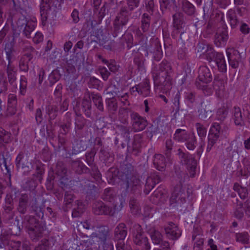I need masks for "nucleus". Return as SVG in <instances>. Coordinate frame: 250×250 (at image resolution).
I'll use <instances>...</instances> for the list:
<instances>
[{
    "mask_svg": "<svg viewBox=\"0 0 250 250\" xmlns=\"http://www.w3.org/2000/svg\"><path fill=\"white\" fill-rule=\"evenodd\" d=\"M171 67L167 61H163L159 69L152 74L156 90L167 94L172 88Z\"/></svg>",
    "mask_w": 250,
    "mask_h": 250,
    "instance_id": "obj_1",
    "label": "nucleus"
},
{
    "mask_svg": "<svg viewBox=\"0 0 250 250\" xmlns=\"http://www.w3.org/2000/svg\"><path fill=\"white\" fill-rule=\"evenodd\" d=\"M176 175L179 183L175 186L169 200L170 206L172 207H175L176 204L181 205L185 203L186 197H189L191 193V190L189 188H188L186 192V188L182 184L188 178L187 174L184 172L177 171Z\"/></svg>",
    "mask_w": 250,
    "mask_h": 250,
    "instance_id": "obj_2",
    "label": "nucleus"
},
{
    "mask_svg": "<svg viewBox=\"0 0 250 250\" xmlns=\"http://www.w3.org/2000/svg\"><path fill=\"white\" fill-rule=\"evenodd\" d=\"M199 81L195 82V84L198 89L202 90L205 94L210 95L212 89L208 83L212 80V76L209 68L206 66H201L198 69Z\"/></svg>",
    "mask_w": 250,
    "mask_h": 250,
    "instance_id": "obj_3",
    "label": "nucleus"
},
{
    "mask_svg": "<svg viewBox=\"0 0 250 250\" xmlns=\"http://www.w3.org/2000/svg\"><path fill=\"white\" fill-rule=\"evenodd\" d=\"M130 229L132 232L134 243L140 247L139 250H150V245L147 237L144 235L141 226L135 223Z\"/></svg>",
    "mask_w": 250,
    "mask_h": 250,
    "instance_id": "obj_4",
    "label": "nucleus"
},
{
    "mask_svg": "<svg viewBox=\"0 0 250 250\" xmlns=\"http://www.w3.org/2000/svg\"><path fill=\"white\" fill-rule=\"evenodd\" d=\"M109 238V230L107 227L102 226L97 227V229L89 235V238L86 240H83L85 245L92 242L93 243L96 242L102 244H106V241Z\"/></svg>",
    "mask_w": 250,
    "mask_h": 250,
    "instance_id": "obj_5",
    "label": "nucleus"
},
{
    "mask_svg": "<svg viewBox=\"0 0 250 250\" xmlns=\"http://www.w3.org/2000/svg\"><path fill=\"white\" fill-rule=\"evenodd\" d=\"M145 47L146 50V53L145 54L146 56H148L149 53L152 55L153 60L158 62L163 57V52L160 41L157 38H152L149 41V44L146 43Z\"/></svg>",
    "mask_w": 250,
    "mask_h": 250,
    "instance_id": "obj_6",
    "label": "nucleus"
},
{
    "mask_svg": "<svg viewBox=\"0 0 250 250\" xmlns=\"http://www.w3.org/2000/svg\"><path fill=\"white\" fill-rule=\"evenodd\" d=\"M176 153L181 159V161L187 165V168L191 177H194L196 175L197 162L192 155L184 153L181 148H178Z\"/></svg>",
    "mask_w": 250,
    "mask_h": 250,
    "instance_id": "obj_7",
    "label": "nucleus"
},
{
    "mask_svg": "<svg viewBox=\"0 0 250 250\" xmlns=\"http://www.w3.org/2000/svg\"><path fill=\"white\" fill-rule=\"evenodd\" d=\"M17 28L22 30V34L24 36L29 39L31 37V34L33 33L36 26V23L31 20H28L27 19L23 16H21L18 20L17 23Z\"/></svg>",
    "mask_w": 250,
    "mask_h": 250,
    "instance_id": "obj_8",
    "label": "nucleus"
},
{
    "mask_svg": "<svg viewBox=\"0 0 250 250\" xmlns=\"http://www.w3.org/2000/svg\"><path fill=\"white\" fill-rule=\"evenodd\" d=\"M24 54L21 57L19 62V67L21 71L27 72L29 69V62L33 58L35 49L31 46H25L23 48Z\"/></svg>",
    "mask_w": 250,
    "mask_h": 250,
    "instance_id": "obj_9",
    "label": "nucleus"
},
{
    "mask_svg": "<svg viewBox=\"0 0 250 250\" xmlns=\"http://www.w3.org/2000/svg\"><path fill=\"white\" fill-rule=\"evenodd\" d=\"M16 165L18 168H21L23 174L27 175L33 169V165L31 160L27 155L21 152L16 159Z\"/></svg>",
    "mask_w": 250,
    "mask_h": 250,
    "instance_id": "obj_10",
    "label": "nucleus"
},
{
    "mask_svg": "<svg viewBox=\"0 0 250 250\" xmlns=\"http://www.w3.org/2000/svg\"><path fill=\"white\" fill-rule=\"evenodd\" d=\"M130 117L132 127L135 132H139L145 129L147 125L146 118L134 111L130 112Z\"/></svg>",
    "mask_w": 250,
    "mask_h": 250,
    "instance_id": "obj_11",
    "label": "nucleus"
},
{
    "mask_svg": "<svg viewBox=\"0 0 250 250\" xmlns=\"http://www.w3.org/2000/svg\"><path fill=\"white\" fill-rule=\"evenodd\" d=\"M220 132V125L217 123H213L211 126L208 135V142L206 149L207 152H209L212 147L216 144L219 138Z\"/></svg>",
    "mask_w": 250,
    "mask_h": 250,
    "instance_id": "obj_12",
    "label": "nucleus"
},
{
    "mask_svg": "<svg viewBox=\"0 0 250 250\" xmlns=\"http://www.w3.org/2000/svg\"><path fill=\"white\" fill-rule=\"evenodd\" d=\"M92 211L95 215H105L113 216L115 209L106 205L102 201H95L92 205Z\"/></svg>",
    "mask_w": 250,
    "mask_h": 250,
    "instance_id": "obj_13",
    "label": "nucleus"
},
{
    "mask_svg": "<svg viewBox=\"0 0 250 250\" xmlns=\"http://www.w3.org/2000/svg\"><path fill=\"white\" fill-rule=\"evenodd\" d=\"M226 53L229 65L233 68H237L242 58L241 54L233 48H228Z\"/></svg>",
    "mask_w": 250,
    "mask_h": 250,
    "instance_id": "obj_14",
    "label": "nucleus"
},
{
    "mask_svg": "<svg viewBox=\"0 0 250 250\" xmlns=\"http://www.w3.org/2000/svg\"><path fill=\"white\" fill-rule=\"evenodd\" d=\"M160 181L161 178L157 172L151 173L146 179L144 189V193L146 195L148 194L154 187L155 185Z\"/></svg>",
    "mask_w": 250,
    "mask_h": 250,
    "instance_id": "obj_15",
    "label": "nucleus"
},
{
    "mask_svg": "<svg viewBox=\"0 0 250 250\" xmlns=\"http://www.w3.org/2000/svg\"><path fill=\"white\" fill-rule=\"evenodd\" d=\"M165 232L167 237L172 240H177L181 235V231L173 223L165 228Z\"/></svg>",
    "mask_w": 250,
    "mask_h": 250,
    "instance_id": "obj_16",
    "label": "nucleus"
},
{
    "mask_svg": "<svg viewBox=\"0 0 250 250\" xmlns=\"http://www.w3.org/2000/svg\"><path fill=\"white\" fill-rule=\"evenodd\" d=\"M3 211V214L9 215V219H13L15 216L14 211V205L12 196L7 194L5 198L4 204L2 207Z\"/></svg>",
    "mask_w": 250,
    "mask_h": 250,
    "instance_id": "obj_17",
    "label": "nucleus"
},
{
    "mask_svg": "<svg viewBox=\"0 0 250 250\" xmlns=\"http://www.w3.org/2000/svg\"><path fill=\"white\" fill-rule=\"evenodd\" d=\"M131 14L132 12L128 10L127 7H123L120 9L114 22L125 26L129 21V16H131Z\"/></svg>",
    "mask_w": 250,
    "mask_h": 250,
    "instance_id": "obj_18",
    "label": "nucleus"
},
{
    "mask_svg": "<svg viewBox=\"0 0 250 250\" xmlns=\"http://www.w3.org/2000/svg\"><path fill=\"white\" fill-rule=\"evenodd\" d=\"M45 201L40 203L37 198L33 199L31 204V211L34 212L39 218L43 219L44 216L43 208L45 207Z\"/></svg>",
    "mask_w": 250,
    "mask_h": 250,
    "instance_id": "obj_19",
    "label": "nucleus"
},
{
    "mask_svg": "<svg viewBox=\"0 0 250 250\" xmlns=\"http://www.w3.org/2000/svg\"><path fill=\"white\" fill-rule=\"evenodd\" d=\"M127 233V228L125 224L120 223L114 229V239L118 242L124 241Z\"/></svg>",
    "mask_w": 250,
    "mask_h": 250,
    "instance_id": "obj_20",
    "label": "nucleus"
},
{
    "mask_svg": "<svg viewBox=\"0 0 250 250\" xmlns=\"http://www.w3.org/2000/svg\"><path fill=\"white\" fill-rule=\"evenodd\" d=\"M17 97L14 94H10L8 96L7 114L8 115H13L17 112Z\"/></svg>",
    "mask_w": 250,
    "mask_h": 250,
    "instance_id": "obj_21",
    "label": "nucleus"
},
{
    "mask_svg": "<svg viewBox=\"0 0 250 250\" xmlns=\"http://www.w3.org/2000/svg\"><path fill=\"white\" fill-rule=\"evenodd\" d=\"M51 0H42L40 6V13L42 18V22L43 26L46 24L47 19V11L50 8Z\"/></svg>",
    "mask_w": 250,
    "mask_h": 250,
    "instance_id": "obj_22",
    "label": "nucleus"
},
{
    "mask_svg": "<svg viewBox=\"0 0 250 250\" xmlns=\"http://www.w3.org/2000/svg\"><path fill=\"white\" fill-rule=\"evenodd\" d=\"M1 237L3 245L7 247L8 250H21V241L9 239L8 236Z\"/></svg>",
    "mask_w": 250,
    "mask_h": 250,
    "instance_id": "obj_23",
    "label": "nucleus"
},
{
    "mask_svg": "<svg viewBox=\"0 0 250 250\" xmlns=\"http://www.w3.org/2000/svg\"><path fill=\"white\" fill-rule=\"evenodd\" d=\"M28 201L29 197L27 194H22L20 197L17 209L20 214H24L26 213Z\"/></svg>",
    "mask_w": 250,
    "mask_h": 250,
    "instance_id": "obj_24",
    "label": "nucleus"
},
{
    "mask_svg": "<svg viewBox=\"0 0 250 250\" xmlns=\"http://www.w3.org/2000/svg\"><path fill=\"white\" fill-rule=\"evenodd\" d=\"M126 180L125 187L127 189L130 188L131 191L133 193H139L140 192V181L138 178L135 176H132Z\"/></svg>",
    "mask_w": 250,
    "mask_h": 250,
    "instance_id": "obj_25",
    "label": "nucleus"
},
{
    "mask_svg": "<svg viewBox=\"0 0 250 250\" xmlns=\"http://www.w3.org/2000/svg\"><path fill=\"white\" fill-rule=\"evenodd\" d=\"M6 73L8 83L13 85L17 80V70L15 66L11 63H8L6 66Z\"/></svg>",
    "mask_w": 250,
    "mask_h": 250,
    "instance_id": "obj_26",
    "label": "nucleus"
},
{
    "mask_svg": "<svg viewBox=\"0 0 250 250\" xmlns=\"http://www.w3.org/2000/svg\"><path fill=\"white\" fill-rule=\"evenodd\" d=\"M22 226L28 231L40 224L36 218L30 215H25L22 220Z\"/></svg>",
    "mask_w": 250,
    "mask_h": 250,
    "instance_id": "obj_27",
    "label": "nucleus"
},
{
    "mask_svg": "<svg viewBox=\"0 0 250 250\" xmlns=\"http://www.w3.org/2000/svg\"><path fill=\"white\" fill-rule=\"evenodd\" d=\"M98 57L103 63L107 65L109 70H110V72L116 73L119 71L120 66L119 64H117L115 60L110 59L109 60H107L105 59H104L101 55H98Z\"/></svg>",
    "mask_w": 250,
    "mask_h": 250,
    "instance_id": "obj_28",
    "label": "nucleus"
},
{
    "mask_svg": "<svg viewBox=\"0 0 250 250\" xmlns=\"http://www.w3.org/2000/svg\"><path fill=\"white\" fill-rule=\"evenodd\" d=\"M173 24L174 27H179L185 28L186 23L184 14L181 12H177L172 16Z\"/></svg>",
    "mask_w": 250,
    "mask_h": 250,
    "instance_id": "obj_29",
    "label": "nucleus"
},
{
    "mask_svg": "<svg viewBox=\"0 0 250 250\" xmlns=\"http://www.w3.org/2000/svg\"><path fill=\"white\" fill-rule=\"evenodd\" d=\"M228 39L227 31L225 30L221 32L218 31L214 37V43L217 46L224 45Z\"/></svg>",
    "mask_w": 250,
    "mask_h": 250,
    "instance_id": "obj_30",
    "label": "nucleus"
},
{
    "mask_svg": "<svg viewBox=\"0 0 250 250\" xmlns=\"http://www.w3.org/2000/svg\"><path fill=\"white\" fill-rule=\"evenodd\" d=\"M211 110L208 107V106L202 103L200 108L198 109V117L202 120L206 121L211 117Z\"/></svg>",
    "mask_w": 250,
    "mask_h": 250,
    "instance_id": "obj_31",
    "label": "nucleus"
},
{
    "mask_svg": "<svg viewBox=\"0 0 250 250\" xmlns=\"http://www.w3.org/2000/svg\"><path fill=\"white\" fill-rule=\"evenodd\" d=\"M232 113L233 119L235 125L240 126L244 125L245 121L240 108L234 107Z\"/></svg>",
    "mask_w": 250,
    "mask_h": 250,
    "instance_id": "obj_32",
    "label": "nucleus"
},
{
    "mask_svg": "<svg viewBox=\"0 0 250 250\" xmlns=\"http://www.w3.org/2000/svg\"><path fill=\"white\" fill-rule=\"evenodd\" d=\"M147 231L150 235L152 242L154 244L160 245L161 246L163 242L165 241L163 240L161 233L154 228H152L147 229Z\"/></svg>",
    "mask_w": 250,
    "mask_h": 250,
    "instance_id": "obj_33",
    "label": "nucleus"
},
{
    "mask_svg": "<svg viewBox=\"0 0 250 250\" xmlns=\"http://www.w3.org/2000/svg\"><path fill=\"white\" fill-rule=\"evenodd\" d=\"M82 108L85 115L89 117L91 115V96L89 92L85 94L84 97L82 102Z\"/></svg>",
    "mask_w": 250,
    "mask_h": 250,
    "instance_id": "obj_34",
    "label": "nucleus"
},
{
    "mask_svg": "<svg viewBox=\"0 0 250 250\" xmlns=\"http://www.w3.org/2000/svg\"><path fill=\"white\" fill-rule=\"evenodd\" d=\"M153 164L155 167L159 171H164L166 166L164 156L162 154H156L154 156Z\"/></svg>",
    "mask_w": 250,
    "mask_h": 250,
    "instance_id": "obj_35",
    "label": "nucleus"
},
{
    "mask_svg": "<svg viewBox=\"0 0 250 250\" xmlns=\"http://www.w3.org/2000/svg\"><path fill=\"white\" fill-rule=\"evenodd\" d=\"M43 228L40 224L28 231L31 239L34 241H37L42 236Z\"/></svg>",
    "mask_w": 250,
    "mask_h": 250,
    "instance_id": "obj_36",
    "label": "nucleus"
},
{
    "mask_svg": "<svg viewBox=\"0 0 250 250\" xmlns=\"http://www.w3.org/2000/svg\"><path fill=\"white\" fill-rule=\"evenodd\" d=\"M183 11L189 16L193 15L195 12L194 6L188 0H180Z\"/></svg>",
    "mask_w": 250,
    "mask_h": 250,
    "instance_id": "obj_37",
    "label": "nucleus"
},
{
    "mask_svg": "<svg viewBox=\"0 0 250 250\" xmlns=\"http://www.w3.org/2000/svg\"><path fill=\"white\" fill-rule=\"evenodd\" d=\"M139 94L144 97L150 96V86L149 82L146 80L143 82L138 84Z\"/></svg>",
    "mask_w": 250,
    "mask_h": 250,
    "instance_id": "obj_38",
    "label": "nucleus"
},
{
    "mask_svg": "<svg viewBox=\"0 0 250 250\" xmlns=\"http://www.w3.org/2000/svg\"><path fill=\"white\" fill-rule=\"evenodd\" d=\"M12 141L11 133L0 127V146L4 144H9Z\"/></svg>",
    "mask_w": 250,
    "mask_h": 250,
    "instance_id": "obj_39",
    "label": "nucleus"
},
{
    "mask_svg": "<svg viewBox=\"0 0 250 250\" xmlns=\"http://www.w3.org/2000/svg\"><path fill=\"white\" fill-rule=\"evenodd\" d=\"M190 134H188L184 129H177L174 134L173 138L178 142H185Z\"/></svg>",
    "mask_w": 250,
    "mask_h": 250,
    "instance_id": "obj_40",
    "label": "nucleus"
},
{
    "mask_svg": "<svg viewBox=\"0 0 250 250\" xmlns=\"http://www.w3.org/2000/svg\"><path fill=\"white\" fill-rule=\"evenodd\" d=\"M227 16L229 21L231 28H235L239 23V21L237 18L235 11L232 9H229L227 12Z\"/></svg>",
    "mask_w": 250,
    "mask_h": 250,
    "instance_id": "obj_41",
    "label": "nucleus"
},
{
    "mask_svg": "<svg viewBox=\"0 0 250 250\" xmlns=\"http://www.w3.org/2000/svg\"><path fill=\"white\" fill-rule=\"evenodd\" d=\"M93 228L88 220H85L84 221H81L79 224V235L80 233L83 234V232H88V234H84V236L88 237V234H90L88 232V230L92 229Z\"/></svg>",
    "mask_w": 250,
    "mask_h": 250,
    "instance_id": "obj_42",
    "label": "nucleus"
},
{
    "mask_svg": "<svg viewBox=\"0 0 250 250\" xmlns=\"http://www.w3.org/2000/svg\"><path fill=\"white\" fill-rule=\"evenodd\" d=\"M185 102L189 107H192L196 102V93L193 92H186L184 95Z\"/></svg>",
    "mask_w": 250,
    "mask_h": 250,
    "instance_id": "obj_43",
    "label": "nucleus"
},
{
    "mask_svg": "<svg viewBox=\"0 0 250 250\" xmlns=\"http://www.w3.org/2000/svg\"><path fill=\"white\" fill-rule=\"evenodd\" d=\"M217 66L218 70L222 73H225L227 71V65L224 56L222 53L219 55L214 61Z\"/></svg>",
    "mask_w": 250,
    "mask_h": 250,
    "instance_id": "obj_44",
    "label": "nucleus"
},
{
    "mask_svg": "<svg viewBox=\"0 0 250 250\" xmlns=\"http://www.w3.org/2000/svg\"><path fill=\"white\" fill-rule=\"evenodd\" d=\"M4 51L6 55V59L8 60V63H12V58L13 56V53L15 52L14 45L11 42H8L5 44Z\"/></svg>",
    "mask_w": 250,
    "mask_h": 250,
    "instance_id": "obj_45",
    "label": "nucleus"
},
{
    "mask_svg": "<svg viewBox=\"0 0 250 250\" xmlns=\"http://www.w3.org/2000/svg\"><path fill=\"white\" fill-rule=\"evenodd\" d=\"M9 229L13 235L19 236L21 234L22 228L20 225L19 220L17 217L15 218L13 224L11 225Z\"/></svg>",
    "mask_w": 250,
    "mask_h": 250,
    "instance_id": "obj_46",
    "label": "nucleus"
},
{
    "mask_svg": "<svg viewBox=\"0 0 250 250\" xmlns=\"http://www.w3.org/2000/svg\"><path fill=\"white\" fill-rule=\"evenodd\" d=\"M91 98H92L93 102L97 107V108L101 111H104V105L102 96L98 94H95L92 93L90 94Z\"/></svg>",
    "mask_w": 250,
    "mask_h": 250,
    "instance_id": "obj_47",
    "label": "nucleus"
},
{
    "mask_svg": "<svg viewBox=\"0 0 250 250\" xmlns=\"http://www.w3.org/2000/svg\"><path fill=\"white\" fill-rule=\"evenodd\" d=\"M165 145V155L166 156L167 158L170 159L171 156L172 152L175 151L176 146H174L173 142L170 139L166 140Z\"/></svg>",
    "mask_w": 250,
    "mask_h": 250,
    "instance_id": "obj_48",
    "label": "nucleus"
},
{
    "mask_svg": "<svg viewBox=\"0 0 250 250\" xmlns=\"http://www.w3.org/2000/svg\"><path fill=\"white\" fill-rule=\"evenodd\" d=\"M150 17L147 14L143 15L140 28L143 33L148 31L150 26Z\"/></svg>",
    "mask_w": 250,
    "mask_h": 250,
    "instance_id": "obj_49",
    "label": "nucleus"
},
{
    "mask_svg": "<svg viewBox=\"0 0 250 250\" xmlns=\"http://www.w3.org/2000/svg\"><path fill=\"white\" fill-rule=\"evenodd\" d=\"M221 54V53L216 52L214 49L210 46L207 52H205L203 57L206 59L209 62H211L212 61H215V60L218 57L219 55Z\"/></svg>",
    "mask_w": 250,
    "mask_h": 250,
    "instance_id": "obj_50",
    "label": "nucleus"
},
{
    "mask_svg": "<svg viewBox=\"0 0 250 250\" xmlns=\"http://www.w3.org/2000/svg\"><path fill=\"white\" fill-rule=\"evenodd\" d=\"M233 188L238 192L242 199H245L249 194V191L247 188L242 187L237 183L234 184Z\"/></svg>",
    "mask_w": 250,
    "mask_h": 250,
    "instance_id": "obj_51",
    "label": "nucleus"
},
{
    "mask_svg": "<svg viewBox=\"0 0 250 250\" xmlns=\"http://www.w3.org/2000/svg\"><path fill=\"white\" fill-rule=\"evenodd\" d=\"M132 111L127 108H122L119 110V120L123 124L128 123V115H130V112Z\"/></svg>",
    "mask_w": 250,
    "mask_h": 250,
    "instance_id": "obj_52",
    "label": "nucleus"
},
{
    "mask_svg": "<svg viewBox=\"0 0 250 250\" xmlns=\"http://www.w3.org/2000/svg\"><path fill=\"white\" fill-rule=\"evenodd\" d=\"M121 171L125 177V179L127 180L131 178L132 175L133 167L130 164L123 165L121 167Z\"/></svg>",
    "mask_w": 250,
    "mask_h": 250,
    "instance_id": "obj_53",
    "label": "nucleus"
},
{
    "mask_svg": "<svg viewBox=\"0 0 250 250\" xmlns=\"http://www.w3.org/2000/svg\"><path fill=\"white\" fill-rule=\"evenodd\" d=\"M100 158L106 165L110 164L113 161L114 159L112 154H110L107 151L102 148L100 150Z\"/></svg>",
    "mask_w": 250,
    "mask_h": 250,
    "instance_id": "obj_54",
    "label": "nucleus"
},
{
    "mask_svg": "<svg viewBox=\"0 0 250 250\" xmlns=\"http://www.w3.org/2000/svg\"><path fill=\"white\" fill-rule=\"evenodd\" d=\"M229 110L227 106H223L220 107L217 111L216 118L220 121H224L227 118Z\"/></svg>",
    "mask_w": 250,
    "mask_h": 250,
    "instance_id": "obj_55",
    "label": "nucleus"
},
{
    "mask_svg": "<svg viewBox=\"0 0 250 250\" xmlns=\"http://www.w3.org/2000/svg\"><path fill=\"white\" fill-rule=\"evenodd\" d=\"M244 210L243 204L237 200L236 205L234 211L235 217L239 219H242L244 216Z\"/></svg>",
    "mask_w": 250,
    "mask_h": 250,
    "instance_id": "obj_56",
    "label": "nucleus"
},
{
    "mask_svg": "<svg viewBox=\"0 0 250 250\" xmlns=\"http://www.w3.org/2000/svg\"><path fill=\"white\" fill-rule=\"evenodd\" d=\"M133 61L139 70L143 71L145 70L144 62L145 59H144L142 54H138L136 55L134 58Z\"/></svg>",
    "mask_w": 250,
    "mask_h": 250,
    "instance_id": "obj_57",
    "label": "nucleus"
},
{
    "mask_svg": "<svg viewBox=\"0 0 250 250\" xmlns=\"http://www.w3.org/2000/svg\"><path fill=\"white\" fill-rule=\"evenodd\" d=\"M235 239L237 242L243 244H248L249 243L250 236L246 232L238 233L235 234Z\"/></svg>",
    "mask_w": 250,
    "mask_h": 250,
    "instance_id": "obj_58",
    "label": "nucleus"
},
{
    "mask_svg": "<svg viewBox=\"0 0 250 250\" xmlns=\"http://www.w3.org/2000/svg\"><path fill=\"white\" fill-rule=\"evenodd\" d=\"M212 87V91L215 90L216 94H219L220 92L224 89L223 83L220 80L215 77L212 85H209Z\"/></svg>",
    "mask_w": 250,
    "mask_h": 250,
    "instance_id": "obj_59",
    "label": "nucleus"
},
{
    "mask_svg": "<svg viewBox=\"0 0 250 250\" xmlns=\"http://www.w3.org/2000/svg\"><path fill=\"white\" fill-rule=\"evenodd\" d=\"M119 92V88L115 85L110 84L106 89V94L108 98H115Z\"/></svg>",
    "mask_w": 250,
    "mask_h": 250,
    "instance_id": "obj_60",
    "label": "nucleus"
},
{
    "mask_svg": "<svg viewBox=\"0 0 250 250\" xmlns=\"http://www.w3.org/2000/svg\"><path fill=\"white\" fill-rule=\"evenodd\" d=\"M242 162L244 165V170H243L242 168H240V175L241 176H245L250 174V160L248 158H245Z\"/></svg>",
    "mask_w": 250,
    "mask_h": 250,
    "instance_id": "obj_61",
    "label": "nucleus"
},
{
    "mask_svg": "<svg viewBox=\"0 0 250 250\" xmlns=\"http://www.w3.org/2000/svg\"><path fill=\"white\" fill-rule=\"evenodd\" d=\"M67 169L62 162H58L55 169V173L58 176L62 177L65 176Z\"/></svg>",
    "mask_w": 250,
    "mask_h": 250,
    "instance_id": "obj_62",
    "label": "nucleus"
},
{
    "mask_svg": "<svg viewBox=\"0 0 250 250\" xmlns=\"http://www.w3.org/2000/svg\"><path fill=\"white\" fill-rule=\"evenodd\" d=\"M46 110L49 120H54L57 117V112L59 111L58 107L54 105H48Z\"/></svg>",
    "mask_w": 250,
    "mask_h": 250,
    "instance_id": "obj_63",
    "label": "nucleus"
},
{
    "mask_svg": "<svg viewBox=\"0 0 250 250\" xmlns=\"http://www.w3.org/2000/svg\"><path fill=\"white\" fill-rule=\"evenodd\" d=\"M129 206L133 214H137L140 210V205L137 200L133 197H131L129 201Z\"/></svg>",
    "mask_w": 250,
    "mask_h": 250,
    "instance_id": "obj_64",
    "label": "nucleus"
}]
</instances>
